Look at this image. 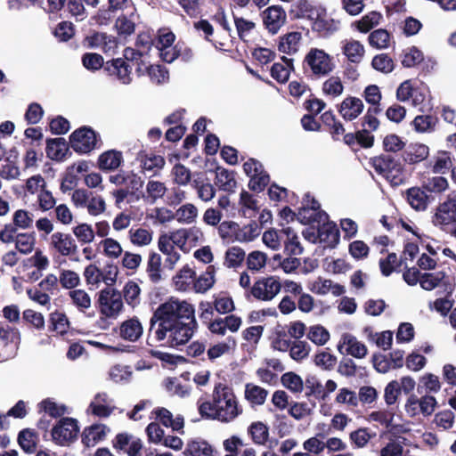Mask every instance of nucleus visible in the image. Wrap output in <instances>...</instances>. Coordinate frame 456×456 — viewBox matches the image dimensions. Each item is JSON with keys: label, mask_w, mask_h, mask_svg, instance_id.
<instances>
[{"label": "nucleus", "mask_w": 456, "mask_h": 456, "mask_svg": "<svg viewBox=\"0 0 456 456\" xmlns=\"http://www.w3.org/2000/svg\"><path fill=\"white\" fill-rule=\"evenodd\" d=\"M261 17L265 28L272 35L277 34L287 20V13L280 5L267 7L262 12Z\"/></svg>", "instance_id": "obj_11"}, {"label": "nucleus", "mask_w": 456, "mask_h": 456, "mask_svg": "<svg viewBox=\"0 0 456 456\" xmlns=\"http://www.w3.org/2000/svg\"><path fill=\"white\" fill-rule=\"evenodd\" d=\"M429 156V148L424 143L411 142L406 144L402 160L403 164L416 165L427 159Z\"/></svg>", "instance_id": "obj_18"}, {"label": "nucleus", "mask_w": 456, "mask_h": 456, "mask_svg": "<svg viewBox=\"0 0 456 456\" xmlns=\"http://www.w3.org/2000/svg\"><path fill=\"white\" fill-rule=\"evenodd\" d=\"M244 395L251 406H260L265 403L268 391L257 385L248 383L245 386Z\"/></svg>", "instance_id": "obj_29"}, {"label": "nucleus", "mask_w": 456, "mask_h": 456, "mask_svg": "<svg viewBox=\"0 0 456 456\" xmlns=\"http://www.w3.org/2000/svg\"><path fill=\"white\" fill-rule=\"evenodd\" d=\"M381 18L380 12L372 11L362 16L354 24L360 32L367 33L379 23Z\"/></svg>", "instance_id": "obj_46"}, {"label": "nucleus", "mask_w": 456, "mask_h": 456, "mask_svg": "<svg viewBox=\"0 0 456 456\" xmlns=\"http://www.w3.org/2000/svg\"><path fill=\"white\" fill-rule=\"evenodd\" d=\"M406 200L412 208L417 211L426 210L434 197L428 195L421 187H411L406 191Z\"/></svg>", "instance_id": "obj_20"}, {"label": "nucleus", "mask_w": 456, "mask_h": 456, "mask_svg": "<svg viewBox=\"0 0 456 456\" xmlns=\"http://www.w3.org/2000/svg\"><path fill=\"white\" fill-rule=\"evenodd\" d=\"M289 356L296 362H301L307 358L310 353V346L305 341L295 340L289 347Z\"/></svg>", "instance_id": "obj_54"}, {"label": "nucleus", "mask_w": 456, "mask_h": 456, "mask_svg": "<svg viewBox=\"0 0 456 456\" xmlns=\"http://www.w3.org/2000/svg\"><path fill=\"white\" fill-rule=\"evenodd\" d=\"M281 283L278 276L259 278L250 289V293L256 300L271 301L281 291Z\"/></svg>", "instance_id": "obj_9"}, {"label": "nucleus", "mask_w": 456, "mask_h": 456, "mask_svg": "<svg viewBox=\"0 0 456 456\" xmlns=\"http://www.w3.org/2000/svg\"><path fill=\"white\" fill-rule=\"evenodd\" d=\"M53 33L59 42H68L75 35V26L70 21H61Z\"/></svg>", "instance_id": "obj_53"}, {"label": "nucleus", "mask_w": 456, "mask_h": 456, "mask_svg": "<svg viewBox=\"0 0 456 456\" xmlns=\"http://www.w3.org/2000/svg\"><path fill=\"white\" fill-rule=\"evenodd\" d=\"M70 144L63 137L48 138L46 140V156L55 161H63L69 158L72 152Z\"/></svg>", "instance_id": "obj_14"}, {"label": "nucleus", "mask_w": 456, "mask_h": 456, "mask_svg": "<svg viewBox=\"0 0 456 456\" xmlns=\"http://www.w3.org/2000/svg\"><path fill=\"white\" fill-rule=\"evenodd\" d=\"M70 322L65 313L55 310L49 314L48 330L58 335L63 336L68 333Z\"/></svg>", "instance_id": "obj_25"}, {"label": "nucleus", "mask_w": 456, "mask_h": 456, "mask_svg": "<svg viewBox=\"0 0 456 456\" xmlns=\"http://www.w3.org/2000/svg\"><path fill=\"white\" fill-rule=\"evenodd\" d=\"M199 412L206 419L231 422L242 413L238 405L232 388L217 383L213 391V402H204L199 406Z\"/></svg>", "instance_id": "obj_2"}, {"label": "nucleus", "mask_w": 456, "mask_h": 456, "mask_svg": "<svg viewBox=\"0 0 456 456\" xmlns=\"http://www.w3.org/2000/svg\"><path fill=\"white\" fill-rule=\"evenodd\" d=\"M50 246L62 256H71L77 252V243L69 233L61 232L53 233Z\"/></svg>", "instance_id": "obj_13"}, {"label": "nucleus", "mask_w": 456, "mask_h": 456, "mask_svg": "<svg viewBox=\"0 0 456 456\" xmlns=\"http://www.w3.org/2000/svg\"><path fill=\"white\" fill-rule=\"evenodd\" d=\"M147 274L149 276L150 281L157 284L159 283L161 279V256L159 254L156 252H152L149 256L148 263H147V268H146Z\"/></svg>", "instance_id": "obj_39"}, {"label": "nucleus", "mask_w": 456, "mask_h": 456, "mask_svg": "<svg viewBox=\"0 0 456 456\" xmlns=\"http://www.w3.org/2000/svg\"><path fill=\"white\" fill-rule=\"evenodd\" d=\"M140 293L141 289L139 285L134 281H128L124 286L123 297L127 305L133 307L139 304Z\"/></svg>", "instance_id": "obj_55"}, {"label": "nucleus", "mask_w": 456, "mask_h": 456, "mask_svg": "<svg viewBox=\"0 0 456 456\" xmlns=\"http://www.w3.org/2000/svg\"><path fill=\"white\" fill-rule=\"evenodd\" d=\"M270 183V175L264 170V167L258 172L250 176L248 188L253 191H263Z\"/></svg>", "instance_id": "obj_48"}, {"label": "nucleus", "mask_w": 456, "mask_h": 456, "mask_svg": "<svg viewBox=\"0 0 456 456\" xmlns=\"http://www.w3.org/2000/svg\"><path fill=\"white\" fill-rule=\"evenodd\" d=\"M363 107L360 98L348 96L341 102L338 111L345 120L352 121L362 112Z\"/></svg>", "instance_id": "obj_22"}, {"label": "nucleus", "mask_w": 456, "mask_h": 456, "mask_svg": "<svg viewBox=\"0 0 456 456\" xmlns=\"http://www.w3.org/2000/svg\"><path fill=\"white\" fill-rule=\"evenodd\" d=\"M370 166L375 172L389 182L393 187L399 186L405 182V168L402 157L382 152L369 160Z\"/></svg>", "instance_id": "obj_4"}, {"label": "nucleus", "mask_w": 456, "mask_h": 456, "mask_svg": "<svg viewBox=\"0 0 456 456\" xmlns=\"http://www.w3.org/2000/svg\"><path fill=\"white\" fill-rule=\"evenodd\" d=\"M196 273L188 265L183 266L173 278L175 288L181 291H185L190 288L191 282H194Z\"/></svg>", "instance_id": "obj_40"}, {"label": "nucleus", "mask_w": 456, "mask_h": 456, "mask_svg": "<svg viewBox=\"0 0 456 456\" xmlns=\"http://www.w3.org/2000/svg\"><path fill=\"white\" fill-rule=\"evenodd\" d=\"M110 43L116 45V39H111L106 33L97 31H94L83 40V45L86 48H97L101 45L105 47Z\"/></svg>", "instance_id": "obj_42"}, {"label": "nucleus", "mask_w": 456, "mask_h": 456, "mask_svg": "<svg viewBox=\"0 0 456 456\" xmlns=\"http://www.w3.org/2000/svg\"><path fill=\"white\" fill-rule=\"evenodd\" d=\"M452 166L450 152L445 151H438L437 156L435 159L432 171L436 174H444Z\"/></svg>", "instance_id": "obj_61"}, {"label": "nucleus", "mask_w": 456, "mask_h": 456, "mask_svg": "<svg viewBox=\"0 0 456 456\" xmlns=\"http://www.w3.org/2000/svg\"><path fill=\"white\" fill-rule=\"evenodd\" d=\"M22 320L29 329H35L41 331L45 327L44 315L32 309H26L22 313Z\"/></svg>", "instance_id": "obj_44"}, {"label": "nucleus", "mask_w": 456, "mask_h": 456, "mask_svg": "<svg viewBox=\"0 0 456 456\" xmlns=\"http://www.w3.org/2000/svg\"><path fill=\"white\" fill-rule=\"evenodd\" d=\"M334 67L332 58L323 50L317 48L310 49L303 61L304 72L307 73L309 69L315 77L328 76Z\"/></svg>", "instance_id": "obj_5"}, {"label": "nucleus", "mask_w": 456, "mask_h": 456, "mask_svg": "<svg viewBox=\"0 0 456 456\" xmlns=\"http://www.w3.org/2000/svg\"><path fill=\"white\" fill-rule=\"evenodd\" d=\"M406 142L396 134H387L382 141L383 152L402 157Z\"/></svg>", "instance_id": "obj_31"}, {"label": "nucleus", "mask_w": 456, "mask_h": 456, "mask_svg": "<svg viewBox=\"0 0 456 456\" xmlns=\"http://www.w3.org/2000/svg\"><path fill=\"white\" fill-rule=\"evenodd\" d=\"M310 193L304 198L303 206L298 209L297 219L303 224H321L328 220L329 216L325 211H316L309 207Z\"/></svg>", "instance_id": "obj_17"}, {"label": "nucleus", "mask_w": 456, "mask_h": 456, "mask_svg": "<svg viewBox=\"0 0 456 456\" xmlns=\"http://www.w3.org/2000/svg\"><path fill=\"white\" fill-rule=\"evenodd\" d=\"M456 221V195L448 196L447 200L440 204L434 216V224L441 228Z\"/></svg>", "instance_id": "obj_15"}, {"label": "nucleus", "mask_w": 456, "mask_h": 456, "mask_svg": "<svg viewBox=\"0 0 456 456\" xmlns=\"http://www.w3.org/2000/svg\"><path fill=\"white\" fill-rule=\"evenodd\" d=\"M364 53V46L357 40L347 41L343 46V53L350 62L354 64L362 61Z\"/></svg>", "instance_id": "obj_35"}, {"label": "nucleus", "mask_w": 456, "mask_h": 456, "mask_svg": "<svg viewBox=\"0 0 456 456\" xmlns=\"http://www.w3.org/2000/svg\"><path fill=\"white\" fill-rule=\"evenodd\" d=\"M213 447L205 440L195 439L188 441L183 451L185 456H213Z\"/></svg>", "instance_id": "obj_27"}, {"label": "nucleus", "mask_w": 456, "mask_h": 456, "mask_svg": "<svg viewBox=\"0 0 456 456\" xmlns=\"http://www.w3.org/2000/svg\"><path fill=\"white\" fill-rule=\"evenodd\" d=\"M142 325L136 316L124 321L118 327L119 337L129 342L137 341L142 337Z\"/></svg>", "instance_id": "obj_19"}, {"label": "nucleus", "mask_w": 456, "mask_h": 456, "mask_svg": "<svg viewBox=\"0 0 456 456\" xmlns=\"http://www.w3.org/2000/svg\"><path fill=\"white\" fill-rule=\"evenodd\" d=\"M300 39V32H289L280 37L278 50L283 53L293 54L297 51Z\"/></svg>", "instance_id": "obj_36"}, {"label": "nucleus", "mask_w": 456, "mask_h": 456, "mask_svg": "<svg viewBox=\"0 0 456 456\" xmlns=\"http://www.w3.org/2000/svg\"><path fill=\"white\" fill-rule=\"evenodd\" d=\"M445 278L444 272L424 273L421 274L419 284L425 290H432L436 288L440 282Z\"/></svg>", "instance_id": "obj_50"}, {"label": "nucleus", "mask_w": 456, "mask_h": 456, "mask_svg": "<svg viewBox=\"0 0 456 456\" xmlns=\"http://www.w3.org/2000/svg\"><path fill=\"white\" fill-rule=\"evenodd\" d=\"M70 147L78 154H87L96 148L99 134L90 126H83L69 135Z\"/></svg>", "instance_id": "obj_6"}, {"label": "nucleus", "mask_w": 456, "mask_h": 456, "mask_svg": "<svg viewBox=\"0 0 456 456\" xmlns=\"http://www.w3.org/2000/svg\"><path fill=\"white\" fill-rule=\"evenodd\" d=\"M137 159L140 160L142 169L154 173L162 169L166 163L162 156L153 153L149 154L145 151H139Z\"/></svg>", "instance_id": "obj_28"}, {"label": "nucleus", "mask_w": 456, "mask_h": 456, "mask_svg": "<svg viewBox=\"0 0 456 456\" xmlns=\"http://www.w3.org/2000/svg\"><path fill=\"white\" fill-rule=\"evenodd\" d=\"M281 232L285 235L284 252L289 256L300 255L303 252V247L294 230L287 227L281 230Z\"/></svg>", "instance_id": "obj_26"}, {"label": "nucleus", "mask_w": 456, "mask_h": 456, "mask_svg": "<svg viewBox=\"0 0 456 456\" xmlns=\"http://www.w3.org/2000/svg\"><path fill=\"white\" fill-rule=\"evenodd\" d=\"M72 232L81 244L92 242L95 235L92 226L86 223L74 226Z\"/></svg>", "instance_id": "obj_58"}, {"label": "nucleus", "mask_w": 456, "mask_h": 456, "mask_svg": "<svg viewBox=\"0 0 456 456\" xmlns=\"http://www.w3.org/2000/svg\"><path fill=\"white\" fill-rule=\"evenodd\" d=\"M215 266L208 265L203 274L194 279L193 288L195 291L198 293H205L211 289L215 283Z\"/></svg>", "instance_id": "obj_37"}, {"label": "nucleus", "mask_w": 456, "mask_h": 456, "mask_svg": "<svg viewBox=\"0 0 456 456\" xmlns=\"http://www.w3.org/2000/svg\"><path fill=\"white\" fill-rule=\"evenodd\" d=\"M368 39L372 47L384 49L389 45L390 34L386 29L379 28L372 31Z\"/></svg>", "instance_id": "obj_52"}, {"label": "nucleus", "mask_w": 456, "mask_h": 456, "mask_svg": "<svg viewBox=\"0 0 456 456\" xmlns=\"http://www.w3.org/2000/svg\"><path fill=\"white\" fill-rule=\"evenodd\" d=\"M323 12L324 9L314 5L308 0H297L291 5L289 15L292 20L307 19L322 21L320 18Z\"/></svg>", "instance_id": "obj_12"}, {"label": "nucleus", "mask_w": 456, "mask_h": 456, "mask_svg": "<svg viewBox=\"0 0 456 456\" xmlns=\"http://www.w3.org/2000/svg\"><path fill=\"white\" fill-rule=\"evenodd\" d=\"M78 433V421L74 418L62 417L53 428L52 438L56 444L66 446L77 440Z\"/></svg>", "instance_id": "obj_7"}, {"label": "nucleus", "mask_w": 456, "mask_h": 456, "mask_svg": "<svg viewBox=\"0 0 456 456\" xmlns=\"http://www.w3.org/2000/svg\"><path fill=\"white\" fill-rule=\"evenodd\" d=\"M195 233H200L198 229L191 228V229H180L171 233L170 240L173 242V245H176L181 249H183L188 239H191L192 235Z\"/></svg>", "instance_id": "obj_57"}, {"label": "nucleus", "mask_w": 456, "mask_h": 456, "mask_svg": "<svg viewBox=\"0 0 456 456\" xmlns=\"http://www.w3.org/2000/svg\"><path fill=\"white\" fill-rule=\"evenodd\" d=\"M423 60L424 56L422 52L416 46H411L403 53L402 65L404 68H412L422 62Z\"/></svg>", "instance_id": "obj_59"}, {"label": "nucleus", "mask_w": 456, "mask_h": 456, "mask_svg": "<svg viewBox=\"0 0 456 456\" xmlns=\"http://www.w3.org/2000/svg\"><path fill=\"white\" fill-rule=\"evenodd\" d=\"M37 434L30 429L24 428L18 435V444L26 453H34L37 445Z\"/></svg>", "instance_id": "obj_33"}, {"label": "nucleus", "mask_w": 456, "mask_h": 456, "mask_svg": "<svg viewBox=\"0 0 456 456\" xmlns=\"http://www.w3.org/2000/svg\"><path fill=\"white\" fill-rule=\"evenodd\" d=\"M322 223V225L318 229L320 242L324 243L326 247L334 248L339 242V230L334 222Z\"/></svg>", "instance_id": "obj_23"}, {"label": "nucleus", "mask_w": 456, "mask_h": 456, "mask_svg": "<svg viewBox=\"0 0 456 456\" xmlns=\"http://www.w3.org/2000/svg\"><path fill=\"white\" fill-rule=\"evenodd\" d=\"M197 208L190 203L183 205L175 212V218L179 223H192L197 217Z\"/></svg>", "instance_id": "obj_64"}, {"label": "nucleus", "mask_w": 456, "mask_h": 456, "mask_svg": "<svg viewBox=\"0 0 456 456\" xmlns=\"http://www.w3.org/2000/svg\"><path fill=\"white\" fill-rule=\"evenodd\" d=\"M197 328L194 306L172 297L153 312L146 344L151 347H177L185 345Z\"/></svg>", "instance_id": "obj_1"}, {"label": "nucleus", "mask_w": 456, "mask_h": 456, "mask_svg": "<svg viewBox=\"0 0 456 456\" xmlns=\"http://www.w3.org/2000/svg\"><path fill=\"white\" fill-rule=\"evenodd\" d=\"M344 344L347 346L346 352L348 354L355 358H363L366 356L368 352L366 346L358 341L355 337L345 335Z\"/></svg>", "instance_id": "obj_45"}, {"label": "nucleus", "mask_w": 456, "mask_h": 456, "mask_svg": "<svg viewBox=\"0 0 456 456\" xmlns=\"http://www.w3.org/2000/svg\"><path fill=\"white\" fill-rule=\"evenodd\" d=\"M84 67L91 71L103 68L107 75L114 77L122 84L128 85L132 81V68L123 58H116L104 62L103 57L96 53H86L82 56Z\"/></svg>", "instance_id": "obj_3"}, {"label": "nucleus", "mask_w": 456, "mask_h": 456, "mask_svg": "<svg viewBox=\"0 0 456 456\" xmlns=\"http://www.w3.org/2000/svg\"><path fill=\"white\" fill-rule=\"evenodd\" d=\"M38 411H45L49 414L52 418L62 417L68 411L66 405H58L51 398H46L38 403Z\"/></svg>", "instance_id": "obj_43"}, {"label": "nucleus", "mask_w": 456, "mask_h": 456, "mask_svg": "<svg viewBox=\"0 0 456 456\" xmlns=\"http://www.w3.org/2000/svg\"><path fill=\"white\" fill-rule=\"evenodd\" d=\"M123 161L121 151L110 150L99 156L98 166L102 170H115Z\"/></svg>", "instance_id": "obj_30"}, {"label": "nucleus", "mask_w": 456, "mask_h": 456, "mask_svg": "<svg viewBox=\"0 0 456 456\" xmlns=\"http://www.w3.org/2000/svg\"><path fill=\"white\" fill-rule=\"evenodd\" d=\"M106 426L103 424H93L84 428L81 434V442L85 447H94L99 442L105 439Z\"/></svg>", "instance_id": "obj_21"}, {"label": "nucleus", "mask_w": 456, "mask_h": 456, "mask_svg": "<svg viewBox=\"0 0 456 456\" xmlns=\"http://www.w3.org/2000/svg\"><path fill=\"white\" fill-rule=\"evenodd\" d=\"M115 28L119 37H127L135 30V23L127 16L122 14L118 17L115 22Z\"/></svg>", "instance_id": "obj_56"}, {"label": "nucleus", "mask_w": 456, "mask_h": 456, "mask_svg": "<svg viewBox=\"0 0 456 456\" xmlns=\"http://www.w3.org/2000/svg\"><path fill=\"white\" fill-rule=\"evenodd\" d=\"M20 342V333L15 329L0 325V362L13 358Z\"/></svg>", "instance_id": "obj_10"}, {"label": "nucleus", "mask_w": 456, "mask_h": 456, "mask_svg": "<svg viewBox=\"0 0 456 456\" xmlns=\"http://www.w3.org/2000/svg\"><path fill=\"white\" fill-rule=\"evenodd\" d=\"M35 245L34 233H19L15 238V248L21 254H28Z\"/></svg>", "instance_id": "obj_60"}, {"label": "nucleus", "mask_w": 456, "mask_h": 456, "mask_svg": "<svg viewBox=\"0 0 456 456\" xmlns=\"http://www.w3.org/2000/svg\"><path fill=\"white\" fill-rule=\"evenodd\" d=\"M112 445L117 451H123L129 456H141L142 449L141 439H133L127 433H118L113 439Z\"/></svg>", "instance_id": "obj_16"}, {"label": "nucleus", "mask_w": 456, "mask_h": 456, "mask_svg": "<svg viewBox=\"0 0 456 456\" xmlns=\"http://www.w3.org/2000/svg\"><path fill=\"white\" fill-rule=\"evenodd\" d=\"M248 433L252 441L258 445H264L269 437L268 427L261 421L251 423L248 428Z\"/></svg>", "instance_id": "obj_41"}, {"label": "nucleus", "mask_w": 456, "mask_h": 456, "mask_svg": "<svg viewBox=\"0 0 456 456\" xmlns=\"http://www.w3.org/2000/svg\"><path fill=\"white\" fill-rule=\"evenodd\" d=\"M245 259V251L240 247H232L225 253L224 265L228 268L240 266Z\"/></svg>", "instance_id": "obj_51"}, {"label": "nucleus", "mask_w": 456, "mask_h": 456, "mask_svg": "<svg viewBox=\"0 0 456 456\" xmlns=\"http://www.w3.org/2000/svg\"><path fill=\"white\" fill-rule=\"evenodd\" d=\"M439 119L433 115H418L412 121V126L418 133H429L435 131Z\"/></svg>", "instance_id": "obj_38"}, {"label": "nucleus", "mask_w": 456, "mask_h": 456, "mask_svg": "<svg viewBox=\"0 0 456 456\" xmlns=\"http://www.w3.org/2000/svg\"><path fill=\"white\" fill-rule=\"evenodd\" d=\"M215 183L220 190L232 192L237 184L234 172H230L223 167H217L216 171Z\"/></svg>", "instance_id": "obj_32"}, {"label": "nucleus", "mask_w": 456, "mask_h": 456, "mask_svg": "<svg viewBox=\"0 0 456 456\" xmlns=\"http://www.w3.org/2000/svg\"><path fill=\"white\" fill-rule=\"evenodd\" d=\"M371 66L374 69L383 73H390L395 68L394 61L386 53L374 56Z\"/></svg>", "instance_id": "obj_63"}, {"label": "nucleus", "mask_w": 456, "mask_h": 456, "mask_svg": "<svg viewBox=\"0 0 456 456\" xmlns=\"http://www.w3.org/2000/svg\"><path fill=\"white\" fill-rule=\"evenodd\" d=\"M281 384L293 393H301L304 389V382L301 377L295 372H286L281 376Z\"/></svg>", "instance_id": "obj_49"}, {"label": "nucleus", "mask_w": 456, "mask_h": 456, "mask_svg": "<svg viewBox=\"0 0 456 456\" xmlns=\"http://www.w3.org/2000/svg\"><path fill=\"white\" fill-rule=\"evenodd\" d=\"M240 225L233 221H224L218 227V233L223 240H237L235 237L238 236Z\"/></svg>", "instance_id": "obj_62"}, {"label": "nucleus", "mask_w": 456, "mask_h": 456, "mask_svg": "<svg viewBox=\"0 0 456 456\" xmlns=\"http://www.w3.org/2000/svg\"><path fill=\"white\" fill-rule=\"evenodd\" d=\"M207 180L204 173L199 172L193 174L191 186L197 190L198 196L204 201H208L215 197L216 189L209 183H205Z\"/></svg>", "instance_id": "obj_24"}, {"label": "nucleus", "mask_w": 456, "mask_h": 456, "mask_svg": "<svg viewBox=\"0 0 456 456\" xmlns=\"http://www.w3.org/2000/svg\"><path fill=\"white\" fill-rule=\"evenodd\" d=\"M97 304L101 314L109 318L116 317L123 310L121 293L109 287L99 292Z\"/></svg>", "instance_id": "obj_8"}, {"label": "nucleus", "mask_w": 456, "mask_h": 456, "mask_svg": "<svg viewBox=\"0 0 456 456\" xmlns=\"http://www.w3.org/2000/svg\"><path fill=\"white\" fill-rule=\"evenodd\" d=\"M305 396L310 398L314 396L317 400H326L327 392H325L321 381L314 375H308L305 380Z\"/></svg>", "instance_id": "obj_34"}, {"label": "nucleus", "mask_w": 456, "mask_h": 456, "mask_svg": "<svg viewBox=\"0 0 456 456\" xmlns=\"http://www.w3.org/2000/svg\"><path fill=\"white\" fill-rule=\"evenodd\" d=\"M421 186L427 193H441L448 188V181L443 176L428 177Z\"/></svg>", "instance_id": "obj_47"}]
</instances>
